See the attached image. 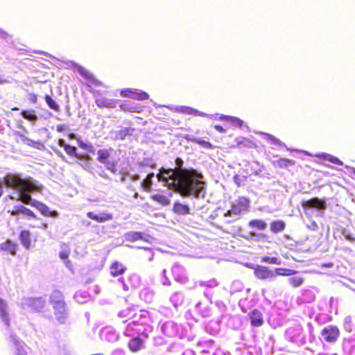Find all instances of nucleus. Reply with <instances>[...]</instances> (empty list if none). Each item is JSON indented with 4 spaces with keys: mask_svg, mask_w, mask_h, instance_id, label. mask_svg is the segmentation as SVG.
Returning <instances> with one entry per match:
<instances>
[{
    "mask_svg": "<svg viewBox=\"0 0 355 355\" xmlns=\"http://www.w3.org/2000/svg\"><path fill=\"white\" fill-rule=\"evenodd\" d=\"M177 166L175 168H162L157 178L164 182L170 188L178 191L182 196H193L198 197L204 195V182L202 175L193 170L182 168L183 160L178 157L175 159Z\"/></svg>",
    "mask_w": 355,
    "mask_h": 355,
    "instance_id": "1",
    "label": "nucleus"
},
{
    "mask_svg": "<svg viewBox=\"0 0 355 355\" xmlns=\"http://www.w3.org/2000/svg\"><path fill=\"white\" fill-rule=\"evenodd\" d=\"M3 182L7 187L19 191V200L24 204L33 207V203L37 201L33 200L29 194L40 192L41 190L33 178L23 179L16 174H10L5 177Z\"/></svg>",
    "mask_w": 355,
    "mask_h": 355,
    "instance_id": "2",
    "label": "nucleus"
},
{
    "mask_svg": "<svg viewBox=\"0 0 355 355\" xmlns=\"http://www.w3.org/2000/svg\"><path fill=\"white\" fill-rule=\"evenodd\" d=\"M320 335L324 342L335 343L340 338V331L336 325H328L321 330Z\"/></svg>",
    "mask_w": 355,
    "mask_h": 355,
    "instance_id": "3",
    "label": "nucleus"
},
{
    "mask_svg": "<svg viewBox=\"0 0 355 355\" xmlns=\"http://www.w3.org/2000/svg\"><path fill=\"white\" fill-rule=\"evenodd\" d=\"M301 205L305 214H307L308 209L311 208H314L318 211H323L327 208L324 199L318 198L317 197L312 198L306 200H302L301 202Z\"/></svg>",
    "mask_w": 355,
    "mask_h": 355,
    "instance_id": "4",
    "label": "nucleus"
},
{
    "mask_svg": "<svg viewBox=\"0 0 355 355\" xmlns=\"http://www.w3.org/2000/svg\"><path fill=\"white\" fill-rule=\"evenodd\" d=\"M122 97L130 98L137 101H146L149 98V95L146 92L138 89L125 88L120 90Z\"/></svg>",
    "mask_w": 355,
    "mask_h": 355,
    "instance_id": "5",
    "label": "nucleus"
},
{
    "mask_svg": "<svg viewBox=\"0 0 355 355\" xmlns=\"http://www.w3.org/2000/svg\"><path fill=\"white\" fill-rule=\"evenodd\" d=\"M248 200L244 197H241L232 204L231 209L225 214V216H230L232 214L234 215H240L241 213L248 211Z\"/></svg>",
    "mask_w": 355,
    "mask_h": 355,
    "instance_id": "6",
    "label": "nucleus"
},
{
    "mask_svg": "<svg viewBox=\"0 0 355 355\" xmlns=\"http://www.w3.org/2000/svg\"><path fill=\"white\" fill-rule=\"evenodd\" d=\"M254 277L260 280L272 279L275 277V273L272 270L266 266H257L254 268Z\"/></svg>",
    "mask_w": 355,
    "mask_h": 355,
    "instance_id": "7",
    "label": "nucleus"
},
{
    "mask_svg": "<svg viewBox=\"0 0 355 355\" xmlns=\"http://www.w3.org/2000/svg\"><path fill=\"white\" fill-rule=\"evenodd\" d=\"M8 212L12 216H16L17 214H21L29 219H38L36 214L32 210L23 205H17L13 207L12 210H8Z\"/></svg>",
    "mask_w": 355,
    "mask_h": 355,
    "instance_id": "8",
    "label": "nucleus"
},
{
    "mask_svg": "<svg viewBox=\"0 0 355 355\" xmlns=\"http://www.w3.org/2000/svg\"><path fill=\"white\" fill-rule=\"evenodd\" d=\"M250 324L252 327H259L263 324V314L257 309H254L250 311L248 315Z\"/></svg>",
    "mask_w": 355,
    "mask_h": 355,
    "instance_id": "9",
    "label": "nucleus"
},
{
    "mask_svg": "<svg viewBox=\"0 0 355 355\" xmlns=\"http://www.w3.org/2000/svg\"><path fill=\"white\" fill-rule=\"evenodd\" d=\"M77 71L81 76L88 80L92 85L96 87L103 85V83L101 81L98 80L90 71L84 67L79 66L77 68Z\"/></svg>",
    "mask_w": 355,
    "mask_h": 355,
    "instance_id": "10",
    "label": "nucleus"
},
{
    "mask_svg": "<svg viewBox=\"0 0 355 355\" xmlns=\"http://www.w3.org/2000/svg\"><path fill=\"white\" fill-rule=\"evenodd\" d=\"M26 305L31 312H40L44 308V300L42 297H32L28 299Z\"/></svg>",
    "mask_w": 355,
    "mask_h": 355,
    "instance_id": "11",
    "label": "nucleus"
},
{
    "mask_svg": "<svg viewBox=\"0 0 355 355\" xmlns=\"http://www.w3.org/2000/svg\"><path fill=\"white\" fill-rule=\"evenodd\" d=\"M33 207L36 208L44 216L56 218L58 216V213L56 211L50 210L48 206L42 202H35Z\"/></svg>",
    "mask_w": 355,
    "mask_h": 355,
    "instance_id": "12",
    "label": "nucleus"
},
{
    "mask_svg": "<svg viewBox=\"0 0 355 355\" xmlns=\"http://www.w3.org/2000/svg\"><path fill=\"white\" fill-rule=\"evenodd\" d=\"M87 216L97 223H105L113 219V215L110 213H102L101 214H96L93 211H88L86 214Z\"/></svg>",
    "mask_w": 355,
    "mask_h": 355,
    "instance_id": "13",
    "label": "nucleus"
},
{
    "mask_svg": "<svg viewBox=\"0 0 355 355\" xmlns=\"http://www.w3.org/2000/svg\"><path fill=\"white\" fill-rule=\"evenodd\" d=\"M219 119L230 123L232 127L236 128H241L244 124L243 121L236 116L221 114Z\"/></svg>",
    "mask_w": 355,
    "mask_h": 355,
    "instance_id": "14",
    "label": "nucleus"
},
{
    "mask_svg": "<svg viewBox=\"0 0 355 355\" xmlns=\"http://www.w3.org/2000/svg\"><path fill=\"white\" fill-rule=\"evenodd\" d=\"M110 275L116 277L122 275L126 271V267L119 261H113L110 266Z\"/></svg>",
    "mask_w": 355,
    "mask_h": 355,
    "instance_id": "15",
    "label": "nucleus"
},
{
    "mask_svg": "<svg viewBox=\"0 0 355 355\" xmlns=\"http://www.w3.org/2000/svg\"><path fill=\"white\" fill-rule=\"evenodd\" d=\"M144 340L138 336L132 338L128 343V349L132 352H137L141 350L144 347Z\"/></svg>",
    "mask_w": 355,
    "mask_h": 355,
    "instance_id": "16",
    "label": "nucleus"
},
{
    "mask_svg": "<svg viewBox=\"0 0 355 355\" xmlns=\"http://www.w3.org/2000/svg\"><path fill=\"white\" fill-rule=\"evenodd\" d=\"M19 241L21 245L26 248L29 249L31 245V234L29 230H22L19 233Z\"/></svg>",
    "mask_w": 355,
    "mask_h": 355,
    "instance_id": "17",
    "label": "nucleus"
},
{
    "mask_svg": "<svg viewBox=\"0 0 355 355\" xmlns=\"http://www.w3.org/2000/svg\"><path fill=\"white\" fill-rule=\"evenodd\" d=\"M119 108L124 112L140 113L142 107L139 105H135L129 103L122 102L119 105Z\"/></svg>",
    "mask_w": 355,
    "mask_h": 355,
    "instance_id": "18",
    "label": "nucleus"
},
{
    "mask_svg": "<svg viewBox=\"0 0 355 355\" xmlns=\"http://www.w3.org/2000/svg\"><path fill=\"white\" fill-rule=\"evenodd\" d=\"M96 105L99 108H114L116 107V101L115 100L107 99L105 98H98L95 100Z\"/></svg>",
    "mask_w": 355,
    "mask_h": 355,
    "instance_id": "19",
    "label": "nucleus"
},
{
    "mask_svg": "<svg viewBox=\"0 0 355 355\" xmlns=\"http://www.w3.org/2000/svg\"><path fill=\"white\" fill-rule=\"evenodd\" d=\"M173 211L178 215H188L190 214V208L187 205L175 202L173 206Z\"/></svg>",
    "mask_w": 355,
    "mask_h": 355,
    "instance_id": "20",
    "label": "nucleus"
},
{
    "mask_svg": "<svg viewBox=\"0 0 355 355\" xmlns=\"http://www.w3.org/2000/svg\"><path fill=\"white\" fill-rule=\"evenodd\" d=\"M0 316L4 323L9 325L10 318L7 310V304L6 302L1 298H0Z\"/></svg>",
    "mask_w": 355,
    "mask_h": 355,
    "instance_id": "21",
    "label": "nucleus"
},
{
    "mask_svg": "<svg viewBox=\"0 0 355 355\" xmlns=\"http://www.w3.org/2000/svg\"><path fill=\"white\" fill-rule=\"evenodd\" d=\"M58 144L60 147L64 148L65 152L69 155H73L77 158L80 157L79 155L76 153L77 149L75 146H71L69 144H65L64 139H60L58 141Z\"/></svg>",
    "mask_w": 355,
    "mask_h": 355,
    "instance_id": "22",
    "label": "nucleus"
},
{
    "mask_svg": "<svg viewBox=\"0 0 355 355\" xmlns=\"http://www.w3.org/2000/svg\"><path fill=\"white\" fill-rule=\"evenodd\" d=\"M286 223L281 220H273L270 224V230L274 234L283 232L285 230Z\"/></svg>",
    "mask_w": 355,
    "mask_h": 355,
    "instance_id": "23",
    "label": "nucleus"
},
{
    "mask_svg": "<svg viewBox=\"0 0 355 355\" xmlns=\"http://www.w3.org/2000/svg\"><path fill=\"white\" fill-rule=\"evenodd\" d=\"M248 226L257 230H264L267 227V223L261 219H253L248 222Z\"/></svg>",
    "mask_w": 355,
    "mask_h": 355,
    "instance_id": "24",
    "label": "nucleus"
},
{
    "mask_svg": "<svg viewBox=\"0 0 355 355\" xmlns=\"http://www.w3.org/2000/svg\"><path fill=\"white\" fill-rule=\"evenodd\" d=\"M0 248L3 250L9 252L12 255H15L16 254L17 245L10 240H7L0 245Z\"/></svg>",
    "mask_w": 355,
    "mask_h": 355,
    "instance_id": "25",
    "label": "nucleus"
},
{
    "mask_svg": "<svg viewBox=\"0 0 355 355\" xmlns=\"http://www.w3.org/2000/svg\"><path fill=\"white\" fill-rule=\"evenodd\" d=\"M150 198L163 206L168 205L171 202L168 197L160 193L153 194L150 196Z\"/></svg>",
    "mask_w": 355,
    "mask_h": 355,
    "instance_id": "26",
    "label": "nucleus"
},
{
    "mask_svg": "<svg viewBox=\"0 0 355 355\" xmlns=\"http://www.w3.org/2000/svg\"><path fill=\"white\" fill-rule=\"evenodd\" d=\"M275 166H277L280 168H287L290 166H294L295 164V162L292 159H285V158H280L278 160H276L274 162Z\"/></svg>",
    "mask_w": 355,
    "mask_h": 355,
    "instance_id": "27",
    "label": "nucleus"
},
{
    "mask_svg": "<svg viewBox=\"0 0 355 355\" xmlns=\"http://www.w3.org/2000/svg\"><path fill=\"white\" fill-rule=\"evenodd\" d=\"M125 239L131 242L142 240L143 233L140 232H128L125 234Z\"/></svg>",
    "mask_w": 355,
    "mask_h": 355,
    "instance_id": "28",
    "label": "nucleus"
},
{
    "mask_svg": "<svg viewBox=\"0 0 355 355\" xmlns=\"http://www.w3.org/2000/svg\"><path fill=\"white\" fill-rule=\"evenodd\" d=\"M110 156V153L107 149H100L97 151V160L102 164H105Z\"/></svg>",
    "mask_w": 355,
    "mask_h": 355,
    "instance_id": "29",
    "label": "nucleus"
},
{
    "mask_svg": "<svg viewBox=\"0 0 355 355\" xmlns=\"http://www.w3.org/2000/svg\"><path fill=\"white\" fill-rule=\"evenodd\" d=\"M154 174L153 173L148 174L147 177L142 181V187L145 191L150 192L152 187V180Z\"/></svg>",
    "mask_w": 355,
    "mask_h": 355,
    "instance_id": "30",
    "label": "nucleus"
},
{
    "mask_svg": "<svg viewBox=\"0 0 355 355\" xmlns=\"http://www.w3.org/2000/svg\"><path fill=\"white\" fill-rule=\"evenodd\" d=\"M21 115L28 121H35L37 119L35 112L33 110H24L21 112Z\"/></svg>",
    "mask_w": 355,
    "mask_h": 355,
    "instance_id": "31",
    "label": "nucleus"
},
{
    "mask_svg": "<svg viewBox=\"0 0 355 355\" xmlns=\"http://www.w3.org/2000/svg\"><path fill=\"white\" fill-rule=\"evenodd\" d=\"M183 112L184 113H186V114H190V115H193V116H207L206 114H205V113H203L202 112H200V111H198L196 109L190 107H184L183 108Z\"/></svg>",
    "mask_w": 355,
    "mask_h": 355,
    "instance_id": "32",
    "label": "nucleus"
},
{
    "mask_svg": "<svg viewBox=\"0 0 355 355\" xmlns=\"http://www.w3.org/2000/svg\"><path fill=\"white\" fill-rule=\"evenodd\" d=\"M192 141L207 149H211L214 148V146L209 141L201 138H194L192 139Z\"/></svg>",
    "mask_w": 355,
    "mask_h": 355,
    "instance_id": "33",
    "label": "nucleus"
},
{
    "mask_svg": "<svg viewBox=\"0 0 355 355\" xmlns=\"http://www.w3.org/2000/svg\"><path fill=\"white\" fill-rule=\"evenodd\" d=\"M44 98L46 103L51 109L57 112L60 110V107L58 103L53 99H52L49 95L46 94Z\"/></svg>",
    "mask_w": 355,
    "mask_h": 355,
    "instance_id": "34",
    "label": "nucleus"
},
{
    "mask_svg": "<svg viewBox=\"0 0 355 355\" xmlns=\"http://www.w3.org/2000/svg\"><path fill=\"white\" fill-rule=\"evenodd\" d=\"M133 129L130 128H125L118 131L116 137L121 140H123L127 135H130L133 132Z\"/></svg>",
    "mask_w": 355,
    "mask_h": 355,
    "instance_id": "35",
    "label": "nucleus"
},
{
    "mask_svg": "<svg viewBox=\"0 0 355 355\" xmlns=\"http://www.w3.org/2000/svg\"><path fill=\"white\" fill-rule=\"evenodd\" d=\"M261 261L263 263H268L270 264H279L280 261L277 257H270L268 256H264L261 258Z\"/></svg>",
    "mask_w": 355,
    "mask_h": 355,
    "instance_id": "36",
    "label": "nucleus"
},
{
    "mask_svg": "<svg viewBox=\"0 0 355 355\" xmlns=\"http://www.w3.org/2000/svg\"><path fill=\"white\" fill-rule=\"evenodd\" d=\"M303 282H304V279L302 277H291V279H289V282H290L291 285L293 287L300 286V285L302 284Z\"/></svg>",
    "mask_w": 355,
    "mask_h": 355,
    "instance_id": "37",
    "label": "nucleus"
},
{
    "mask_svg": "<svg viewBox=\"0 0 355 355\" xmlns=\"http://www.w3.org/2000/svg\"><path fill=\"white\" fill-rule=\"evenodd\" d=\"M289 271H290V270H288V269L279 268H276L275 270H273V272L275 273V277H276L278 275H282V276L289 275H291Z\"/></svg>",
    "mask_w": 355,
    "mask_h": 355,
    "instance_id": "38",
    "label": "nucleus"
},
{
    "mask_svg": "<svg viewBox=\"0 0 355 355\" xmlns=\"http://www.w3.org/2000/svg\"><path fill=\"white\" fill-rule=\"evenodd\" d=\"M16 135L19 137V138L20 139L21 141H22L24 144H26L28 146H31L33 144V141L31 139H30L29 138L25 137L22 134L17 133Z\"/></svg>",
    "mask_w": 355,
    "mask_h": 355,
    "instance_id": "39",
    "label": "nucleus"
},
{
    "mask_svg": "<svg viewBox=\"0 0 355 355\" xmlns=\"http://www.w3.org/2000/svg\"><path fill=\"white\" fill-rule=\"evenodd\" d=\"M106 165V168L107 170L110 171L112 173H116V164L114 162H106L105 164Z\"/></svg>",
    "mask_w": 355,
    "mask_h": 355,
    "instance_id": "40",
    "label": "nucleus"
},
{
    "mask_svg": "<svg viewBox=\"0 0 355 355\" xmlns=\"http://www.w3.org/2000/svg\"><path fill=\"white\" fill-rule=\"evenodd\" d=\"M332 156L333 155H331L330 154H327V153H320V154L316 155V157H318L319 159L324 160V161H329V162H330V159L332 157Z\"/></svg>",
    "mask_w": 355,
    "mask_h": 355,
    "instance_id": "41",
    "label": "nucleus"
},
{
    "mask_svg": "<svg viewBox=\"0 0 355 355\" xmlns=\"http://www.w3.org/2000/svg\"><path fill=\"white\" fill-rule=\"evenodd\" d=\"M330 162H331L334 164L338 165V166L343 165V162L341 160H340L337 157H335L334 155L331 158Z\"/></svg>",
    "mask_w": 355,
    "mask_h": 355,
    "instance_id": "42",
    "label": "nucleus"
},
{
    "mask_svg": "<svg viewBox=\"0 0 355 355\" xmlns=\"http://www.w3.org/2000/svg\"><path fill=\"white\" fill-rule=\"evenodd\" d=\"M28 99L33 103H36L37 101V96L34 93H30L28 94Z\"/></svg>",
    "mask_w": 355,
    "mask_h": 355,
    "instance_id": "43",
    "label": "nucleus"
},
{
    "mask_svg": "<svg viewBox=\"0 0 355 355\" xmlns=\"http://www.w3.org/2000/svg\"><path fill=\"white\" fill-rule=\"evenodd\" d=\"M69 252L68 251H67V250L61 251L59 253L60 258L63 259V260L67 259L69 257Z\"/></svg>",
    "mask_w": 355,
    "mask_h": 355,
    "instance_id": "44",
    "label": "nucleus"
},
{
    "mask_svg": "<svg viewBox=\"0 0 355 355\" xmlns=\"http://www.w3.org/2000/svg\"><path fill=\"white\" fill-rule=\"evenodd\" d=\"M214 128L216 131H218L220 133H225L226 132L225 128H223V127L220 125H214Z\"/></svg>",
    "mask_w": 355,
    "mask_h": 355,
    "instance_id": "45",
    "label": "nucleus"
},
{
    "mask_svg": "<svg viewBox=\"0 0 355 355\" xmlns=\"http://www.w3.org/2000/svg\"><path fill=\"white\" fill-rule=\"evenodd\" d=\"M268 139H270L272 144H279V140L272 135H268Z\"/></svg>",
    "mask_w": 355,
    "mask_h": 355,
    "instance_id": "46",
    "label": "nucleus"
},
{
    "mask_svg": "<svg viewBox=\"0 0 355 355\" xmlns=\"http://www.w3.org/2000/svg\"><path fill=\"white\" fill-rule=\"evenodd\" d=\"M56 130L59 132H62L64 130V125L63 124H58L56 126Z\"/></svg>",
    "mask_w": 355,
    "mask_h": 355,
    "instance_id": "47",
    "label": "nucleus"
},
{
    "mask_svg": "<svg viewBox=\"0 0 355 355\" xmlns=\"http://www.w3.org/2000/svg\"><path fill=\"white\" fill-rule=\"evenodd\" d=\"M79 146H80L81 148H83V149H87V144H85V143H83V142H81V143H80V144H79Z\"/></svg>",
    "mask_w": 355,
    "mask_h": 355,
    "instance_id": "48",
    "label": "nucleus"
},
{
    "mask_svg": "<svg viewBox=\"0 0 355 355\" xmlns=\"http://www.w3.org/2000/svg\"><path fill=\"white\" fill-rule=\"evenodd\" d=\"M58 306H60V308H62L63 309L64 308V304L63 302H58Z\"/></svg>",
    "mask_w": 355,
    "mask_h": 355,
    "instance_id": "49",
    "label": "nucleus"
},
{
    "mask_svg": "<svg viewBox=\"0 0 355 355\" xmlns=\"http://www.w3.org/2000/svg\"><path fill=\"white\" fill-rule=\"evenodd\" d=\"M41 228H42L44 230H46L47 228V224H42V227Z\"/></svg>",
    "mask_w": 355,
    "mask_h": 355,
    "instance_id": "50",
    "label": "nucleus"
},
{
    "mask_svg": "<svg viewBox=\"0 0 355 355\" xmlns=\"http://www.w3.org/2000/svg\"><path fill=\"white\" fill-rule=\"evenodd\" d=\"M4 82L5 80L1 77H0V85L3 83Z\"/></svg>",
    "mask_w": 355,
    "mask_h": 355,
    "instance_id": "51",
    "label": "nucleus"
},
{
    "mask_svg": "<svg viewBox=\"0 0 355 355\" xmlns=\"http://www.w3.org/2000/svg\"><path fill=\"white\" fill-rule=\"evenodd\" d=\"M18 110H19V108L17 107H15L12 108V110H13V111H17Z\"/></svg>",
    "mask_w": 355,
    "mask_h": 355,
    "instance_id": "52",
    "label": "nucleus"
},
{
    "mask_svg": "<svg viewBox=\"0 0 355 355\" xmlns=\"http://www.w3.org/2000/svg\"><path fill=\"white\" fill-rule=\"evenodd\" d=\"M2 34L4 37L8 36V34L6 32H2Z\"/></svg>",
    "mask_w": 355,
    "mask_h": 355,
    "instance_id": "53",
    "label": "nucleus"
},
{
    "mask_svg": "<svg viewBox=\"0 0 355 355\" xmlns=\"http://www.w3.org/2000/svg\"><path fill=\"white\" fill-rule=\"evenodd\" d=\"M91 355H104V354L102 353H96V354H91Z\"/></svg>",
    "mask_w": 355,
    "mask_h": 355,
    "instance_id": "54",
    "label": "nucleus"
},
{
    "mask_svg": "<svg viewBox=\"0 0 355 355\" xmlns=\"http://www.w3.org/2000/svg\"><path fill=\"white\" fill-rule=\"evenodd\" d=\"M58 155H60V157H63L62 154L60 152L58 153Z\"/></svg>",
    "mask_w": 355,
    "mask_h": 355,
    "instance_id": "55",
    "label": "nucleus"
},
{
    "mask_svg": "<svg viewBox=\"0 0 355 355\" xmlns=\"http://www.w3.org/2000/svg\"><path fill=\"white\" fill-rule=\"evenodd\" d=\"M131 326H132V324H129L128 326V329H129Z\"/></svg>",
    "mask_w": 355,
    "mask_h": 355,
    "instance_id": "56",
    "label": "nucleus"
},
{
    "mask_svg": "<svg viewBox=\"0 0 355 355\" xmlns=\"http://www.w3.org/2000/svg\"><path fill=\"white\" fill-rule=\"evenodd\" d=\"M354 293H355V290H354Z\"/></svg>",
    "mask_w": 355,
    "mask_h": 355,
    "instance_id": "57",
    "label": "nucleus"
}]
</instances>
